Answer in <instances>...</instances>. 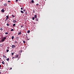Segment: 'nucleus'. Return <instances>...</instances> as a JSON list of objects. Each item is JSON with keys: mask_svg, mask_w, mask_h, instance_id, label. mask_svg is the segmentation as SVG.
I'll return each mask as SVG.
<instances>
[{"mask_svg": "<svg viewBox=\"0 0 74 74\" xmlns=\"http://www.w3.org/2000/svg\"><path fill=\"white\" fill-rule=\"evenodd\" d=\"M9 51V50L7 49L6 50V52H8Z\"/></svg>", "mask_w": 74, "mask_h": 74, "instance_id": "6ab92c4d", "label": "nucleus"}, {"mask_svg": "<svg viewBox=\"0 0 74 74\" xmlns=\"http://www.w3.org/2000/svg\"><path fill=\"white\" fill-rule=\"evenodd\" d=\"M1 65H0V68H1Z\"/></svg>", "mask_w": 74, "mask_h": 74, "instance_id": "f704fd0d", "label": "nucleus"}, {"mask_svg": "<svg viewBox=\"0 0 74 74\" xmlns=\"http://www.w3.org/2000/svg\"><path fill=\"white\" fill-rule=\"evenodd\" d=\"M19 0V1H20V0Z\"/></svg>", "mask_w": 74, "mask_h": 74, "instance_id": "de8ad7c7", "label": "nucleus"}, {"mask_svg": "<svg viewBox=\"0 0 74 74\" xmlns=\"http://www.w3.org/2000/svg\"><path fill=\"white\" fill-rule=\"evenodd\" d=\"M7 48L8 49H9V48H10V47H8Z\"/></svg>", "mask_w": 74, "mask_h": 74, "instance_id": "58836bf2", "label": "nucleus"}, {"mask_svg": "<svg viewBox=\"0 0 74 74\" xmlns=\"http://www.w3.org/2000/svg\"><path fill=\"white\" fill-rule=\"evenodd\" d=\"M7 25L8 26H10V25H9V24L7 23Z\"/></svg>", "mask_w": 74, "mask_h": 74, "instance_id": "412c9836", "label": "nucleus"}, {"mask_svg": "<svg viewBox=\"0 0 74 74\" xmlns=\"http://www.w3.org/2000/svg\"><path fill=\"white\" fill-rule=\"evenodd\" d=\"M16 47V46L15 45H13L12 46V48H15Z\"/></svg>", "mask_w": 74, "mask_h": 74, "instance_id": "f03ea898", "label": "nucleus"}, {"mask_svg": "<svg viewBox=\"0 0 74 74\" xmlns=\"http://www.w3.org/2000/svg\"><path fill=\"white\" fill-rule=\"evenodd\" d=\"M23 11H24V12H25V11H26V10H23Z\"/></svg>", "mask_w": 74, "mask_h": 74, "instance_id": "7c9ffc66", "label": "nucleus"}, {"mask_svg": "<svg viewBox=\"0 0 74 74\" xmlns=\"http://www.w3.org/2000/svg\"><path fill=\"white\" fill-rule=\"evenodd\" d=\"M18 0H16V2H17V1H18Z\"/></svg>", "mask_w": 74, "mask_h": 74, "instance_id": "e433bc0d", "label": "nucleus"}, {"mask_svg": "<svg viewBox=\"0 0 74 74\" xmlns=\"http://www.w3.org/2000/svg\"><path fill=\"white\" fill-rule=\"evenodd\" d=\"M21 10H23V8H21Z\"/></svg>", "mask_w": 74, "mask_h": 74, "instance_id": "4c0bfd02", "label": "nucleus"}, {"mask_svg": "<svg viewBox=\"0 0 74 74\" xmlns=\"http://www.w3.org/2000/svg\"><path fill=\"white\" fill-rule=\"evenodd\" d=\"M5 21H7V20H5Z\"/></svg>", "mask_w": 74, "mask_h": 74, "instance_id": "49530a36", "label": "nucleus"}, {"mask_svg": "<svg viewBox=\"0 0 74 74\" xmlns=\"http://www.w3.org/2000/svg\"><path fill=\"white\" fill-rule=\"evenodd\" d=\"M8 34V32H6L5 33V34Z\"/></svg>", "mask_w": 74, "mask_h": 74, "instance_id": "b1692460", "label": "nucleus"}, {"mask_svg": "<svg viewBox=\"0 0 74 74\" xmlns=\"http://www.w3.org/2000/svg\"><path fill=\"white\" fill-rule=\"evenodd\" d=\"M16 25L15 24H14L13 25V26H15Z\"/></svg>", "mask_w": 74, "mask_h": 74, "instance_id": "2eb2a0df", "label": "nucleus"}, {"mask_svg": "<svg viewBox=\"0 0 74 74\" xmlns=\"http://www.w3.org/2000/svg\"><path fill=\"white\" fill-rule=\"evenodd\" d=\"M36 5H38V3H37L36 4Z\"/></svg>", "mask_w": 74, "mask_h": 74, "instance_id": "473e14b6", "label": "nucleus"}, {"mask_svg": "<svg viewBox=\"0 0 74 74\" xmlns=\"http://www.w3.org/2000/svg\"><path fill=\"white\" fill-rule=\"evenodd\" d=\"M18 56H19V55H17L16 56L15 55V59L16 58H18Z\"/></svg>", "mask_w": 74, "mask_h": 74, "instance_id": "7ed1b4c3", "label": "nucleus"}, {"mask_svg": "<svg viewBox=\"0 0 74 74\" xmlns=\"http://www.w3.org/2000/svg\"><path fill=\"white\" fill-rule=\"evenodd\" d=\"M32 19L33 20H34V17H32Z\"/></svg>", "mask_w": 74, "mask_h": 74, "instance_id": "a878e982", "label": "nucleus"}, {"mask_svg": "<svg viewBox=\"0 0 74 74\" xmlns=\"http://www.w3.org/2000/svg\"><path fill=\"white\" fill-rule=\"evenodd\" d=\"M34 12H35L34 11Z\"/></svg>", "mask_w": 74, "mask_h": 74, "instance_id": "c03bdc74", "label": "nucleus"}, {"mask_svg": "<svg viewBox=\"0 0 74 74\" xmlns=\"http://www.w3.org/2000/svg\"><path fill=\"white\" fill-rule=\"evenodd\" d=\"M30 30H29L27 32V33H30Z\"/></svg>", "mask_w": 74, "mask_h": 74, "instance_id": "a211bd4d", "label": "nucleus"}, {"mask_svg": "<svg viewBox=\"0 0 74 74\" xmlns=\"http://www.w3.org/2000/svg\"><path fill=\"white\" fill-rule=\"evenodd\" d=\"M4 6H6L7 5V4H4Z\"/></svg>", "mask_w": 74, "mask_h": 74, "instance_id": "dca6fc26", "label": "nucleus"}, {"mask_svg": "<svg viewBox=\"0 0 74 74\" xmlns=\"http://www.w3.org/2000/svg\"><path fill=\"white\" fill-rule=\"evenodd\" d=\"M18 41H16L15 42H15V43H17V42H17Z\"/></svg>", "mask_w": 74, "mask_h": 74, "instance_id": "393cba45", "label": "nucleus"}, {"mask_svg": "<svg viewBox=\"0 0 74 74\" xmlns=\"http://www.w3.org/2000/svg\"><path fill=\"white\" fill-rule=\"evenodd\" d=\"M21 13H22V14H23V13H24V12L22 10H21Z\"/></svg>", "mask_w": 74, "mask_h": 74, "instance_id": "423d86ee", "label": "nucleus"}, {"mask_svg": "<svg viewBox=\"0 0 74 74\" xmlns=\"http://www.w3.org/2000/svg\"><path fill=\"white\" fill-rule=\"evenodd\" d=\"M7 36H6V37H4L3 39L1 40V42H3L5 41V40H6V38H7Z\"/></svg>", "mask_w": 74, "mask_h": 74, "instance_id": "f257e3e1", "label": "nucleus"}, {"mask_svg": "<svg viewBox=\"0 0 74 74\" xmlns=\"http://www.w3.org/2000/svg\"><path fill=\"white\" fill-rule=\"evenodd\" d=\"M36 21H38V19L37 18L36 19Z\"/></svg>", "mask_w": 74, "mask_h": 74, "instance_id": "bb28decb", "label": "nucleus"}, {"mask_svg": "<svg viewBox=\"0 0 74 74\" xmlns=\"http://www.w3.org/2000/svg\"><path fill=\"white\" fill-rule=\"evenodd\" d=\"M35 18H37V15H35L34 16Z\"/></svg>", "mask_w": 74, "mask_h": 74, "instance_id": "f8f14e48", "label": "nucleus"}, {"mask_svg": "<svg viewBox=\"0 0 74 74\" xmlns=\"http://www.w3.org/2000/svg\"><path fill=\"white\" fill-rule=\"evenodd\" d=\"M12 68H10V70H12Z\"/></svg>", "mask_w": 74, "mask_h": 74, "instance_id": "ea45409f", "label": "nucleus"}, {"mask_svg": "<svg viewBox=\"0 0 74 74\" xmlns=\"http://www.w3.org/2000/svg\"><path fill=\"white\" fill-rule=\"evenodd\" d=\"M25 14H26V15H27V12H25Z\"/></svg>", "mask_w": 74, "mask_h": 74, "instance_id": "aec40b11", "label": "nucleus"}, {"mask_svg": "<svg viewBox=\"0 0 74 74\" xmlns=\"http://www.w3.org/2000/svg\"><path fill=\"white\" fill-rule=\"evenodd\" d=\"M3 57H4V58H5V57H6L4 55H3Z\"/></svg>", "mask_w": 74, "mask_h": 74, "instance_id": "c85d7f7f", "label": "nucleus"}, {"mask_svg": "<svg viewBox=\"0 0 74 74\" xmlns=\"http://www.w3.org/2000/svg\"><path fill=\"white\" fill-rule=\"evenodd\" d=\"M18 35H20L21 34V32H19V33H18Z\"/></svg>", "mask_w": 74, "mask_h": 74, "instance_id": "39448f33", "label": "nucleus"}, {"mask_svg": "<svg viewBox=\"0 0 74 74\" xmlns=\"http://www.w3.org/2000/svg\"><path fill=\"white\" fill-rule=\"evenodd\" d=\"M1 73V72L0 71V74Z\"/></svg>", "mask_w": 74, "mask_h": 74, "instance_id": "a18cd8bd", "label": "nucleus"}, {"mask_svg": "<svg viewBox=\"0 0 74 74\" xmlns=\"http://www.w3.org/2000/svg\"><path fill=\"white\" fill-rule=\"evenodd\" d=\"M10 2H11V1H8V3H10Z\"/></svg>", "mask_w": 74, "mask_h": 74, "instance_id": "2f4dec72", "label": "nucleus"}, {"mask_svg": "<svg viewBox=\"0 0 74 74\" xmlns=\"http://www.w3.org/2000/svg\"><path fill=\"white\" fill-rule=\"evenodd\" d=\"M1 12H5L4 9H2L1 10Z\"/></svg>", "mask_w": 74, "mask_h": 74, "instance_id": "20e7f679", "label": "nucleus"}, {"mask_svg": "<svg viewBox=\"0 0 74 74\" xmlns=\"http://www.w3.org/2000/svg\"><path fill=\"white\" fill-rule=\"evenodd\" d=\"M12 16L13 17H13H14L15 16H14V15H12Z\"/></svg>", "mask_w": 74, "mask_h": 74, "instance_id": "72a5a7b5", "label": "nucleus"}, {"mask_svg": "<svg viewBox=\"0 0 74 74\" xmlns=\"http://www.w3.org/2000/svg\"><path fill=\"white\" fill-rule=\"evenodd\" d=\"M14 36H12V40H14Z\"/></svg>", "mask_w": 74, "mask_h": 74, "instance_id": "0eeeda50", "label": "nucleus"}, {"mask_svg": "<svg viewBox=\"0 0 74 74\" xmlns=\"http://www.w3.org/2000/svg\"><path fill=\"white\" fill-rule=\"evenodd\" d=\"M23 26H21V28Z\"/></svg>", "mask_w": 74, "mask_h": 74, "instance_id": "79ce46f5", "label": "nucleus"}, {"mask_svg": "<svg viewBox=\"0 0 74 74\" xmlns=\"http://www.w3.org/2000/svg\"><path fill=\"white\" fill-rule=\"evenodd\" d=\"M14 58H15V57H13L12 58V59H14Z\"/></svg>", "mask_w": 74, "mask_h": 74, "instance_id": "c756f323", "label": "nucleus"}, {"mask_svg": "<svg viewBox=\"0 0 74 74\" xmlns=\"http://www.w3.org/2000/svg\"><path fill=\"white\" fill-rule=\"evenodd\" d=\"M17 40H18V39H17Z\"/></svg>", "mask_w": 74, "mask_h": 74, "instance_id": "09e8293b", "label": "nucleus"}, {"mask_svg": "<svg viewBox=\"0 0 74 74\" xmlns=\"http://www.w3.org/2000/svg\"><path fill=\"white\" fill-rule=\"evenodd\" d=\"M23 42L24 44H25V43H26V41H23Z\"/></svg>", "mask_w": 74, "mask_h": 74, "instance_id": "4be33fe9", "label": "nucleus"}, {"mask_svg": "<svg viewBox=\"0 0 74 74\" xmlns=\"http://www.w3.org/2000/svg\"><path fill=\"white\" fill-rule=\"evenodd\" d=\"M0 47H1V48L3 47V45L2 44H1L0 45Z\"/></svg>", "mask_w": 74, "mask_h": 74, "instance_id": "9d476101", "label": "nucleus"}, {"mask_svg": "<svg viewBox=\"0 0 74 74\" xmlns=\"http://www.w3.org/2000/svg\"><path fill=\"white\" fill-rule=\"evenodd\" d=\"M21 51L20 52L21 53H22V50H21Z\"/></svg>", "mask_w": 74, "mask_h": 74, "instance_id": "c9c22d12", "label": "nucleus"}, {"mask_svg": "<svg viewBox=\"0 0 74 74\" xmlns=\"http://www.w3.org/2000/svg\"><path fill=\"white\" fill-rule=\"evenodd\" d=\"M9 60H10V59L9 58L6 59V60H7V61H9Z\"/></svg>", "mask_w": 74, "mask_h": 74, "instance_id": "6e6552de", "label": "nucleus"}, {"mask_svg": "<svg viewBox=\"0 0 74 74\" xmlns=\"http://www.w3.org/2000/svg\"><path fill=\"white\" fill-rule=\"evenodd\" d=\"M1 30H3V29H2V28H1L0 29Z\"/></svg>", "mask_w": 74, "mask_h": 74, "instance_id": "cd10ccee", "label": "nucleus"}, {"mask_svg": "<svg viewBox=\"0 0 74 74\" xmlns=\"http://www.w3.org/2000/svg\"><path fill=\"white\" fill-rule=\"evenodd\" d=\"M31 1H32V3H34V1H33V0H32Z\"/></svg>", "mask_w": 74, "mask_h": 74, "instance_id": "4468645a", "label": "nucleus"}, {"mask_svg": "<svg viewBox=\"0 0 74 74\" xmlns=\"http://www.w3.org/2000/svg\"><path fill=\"white\" fill-rule=\"evenodd\" d=\"M7 18H9V17H8V16H6Z\"/></svg>", "mask_w": 74, "mask_h": 74, "instance_id": "f3484780", "label": "nucleus"}, {"mask_svg": "<svg viewBox=\"0 0 74 74\" xmlns=\"http://www.w3.org/2000/svg\"><path fill=\"white\" fill-rule=\"evenodd\" d=\"M14 53H12V56H13L14 55Z\"/></svg>", "mask_w": 74, "mask_h": 74, "instance_id": "ddd939ff", "label": "nucleus"}, {"mask_svg": "<svg viewBox=\"0 0 74 74\" xmlns=\"http://www.w3.org/2000/svg\"><path fill=\"white\" fill-rule=\"evenodd\" d=\"M16 38V39H17V38H18V37H17Z\"/></svg>", "mask_w": 74, "mask_h": 74, "instance_id": "37998d69", "label": "nucleus"}, {"mask_svg": "<svg viewBox=\"0 0 74 74\" xmlns=\"http://www.w3.org/2000/svg\"><path fill=\"white\" fill-rule=\"evenodd\" d=\"M2 64H4V61L2 62Z\"/></svg>", "mask_w": 74, "mask_h": 74, "instance_id": "9b49d317", "label": "nucleus"}, {"mask_svg": "<svg viewBox=\"0 0 74 74\" xmlns=\"http://www.w3.org/2000/svg\"><path fill=\"white\" fill-rule=\"evenodd\" d=\"M6 20H8V18H6Z\"/></svg>", "mask_w": 74, "mask_h": 74, "instance_id": "a19ab883", "label": "nucleus"}, {"mask_svg": "<svg viewBox=\"0 0 74 74\" xmlns=\"http://www.w3.org/2000/svg\"><path fill=\"white\" fill-rule=\"evenodd\" d=\"M13 22L14 23H15L16 22V21L15 20H13Z\"/></svg>", "mask_w": 74, "mask_h": 74, "instance_id": "1a4fd4ad", "label": "nucleus"}, {"mask_svg": "<svg viewBox=\"0 0 74 74\" xmlns=\"http://www.w3.org/2000/svg\"><path fill=\"white\" fill-rule=\"evenodd\" d=\"M14 29H12L11 30V31H12H12H14Z\"/></svg>", "mask_w": 74, "mask_h": 74, "instance_id": "5701e85b", "label": "nucleus"}]
</instances>
